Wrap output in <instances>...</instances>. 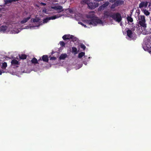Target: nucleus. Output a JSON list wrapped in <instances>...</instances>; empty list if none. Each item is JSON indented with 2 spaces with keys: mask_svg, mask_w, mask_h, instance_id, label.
<instances>
[{
  "mask_svg": "<svg viewBox=\"0 0 151 151\" xmlns=\"http://www.w3.org/2000/svg\"><path fill=\"white\" fill-rule=\"evenodd\" d=\"M86 22L87 24L89 25H92L93 26H96L98 24H103L102 20L97 17H92L90 20H86Z\"/></svg>",
  "mask_w": 151,
  "mask_h": 151,
  "instance_id": "obj_1",
  "label": "nucleus"
},
{
  "mask_svg": "<svg viewBox=\"0 0 151 151\" xmlns=\"http://www.w3.org/2000/svg\"><path fill=\"white\" fill-rule=\"evenodd\" d=\"M110 17L114 20L118 22H120L122 20L121 14L118 12L114 13L111 14Z\"/></svg>",
  "mask_w": 151,
  "mask_h": 151,
  "instance_id": "obj_2",
  "label": "nucleus"
},
{
  "mask_svg": "<svg viewBox=\"0 0 151 151\" xmlns=\"http://www.w3.org/2000/svg\"><path fill=\"white\" fill-rule=\"evenodd\" d=\"M62 38L65 40H71L72 41H73L75 40L76 39L73 36L69 34L64 35L62 37Z\"/></svg>",
  "mask_w": 151,
  "mask_h": 151,
  "instance_id": "obj_3",
  "label": "nucleus"
},
{
  "mask_svg": "<svg viewBox=\"0 0 151 151\" xmlns=\"http://www.w3.org/2000/svg\"><path fill=\"white\" fill-rule=\"evenodd\" d=\"M99 4L97 2H90L88 4V6L91 9H94L97 7Z\"/></svg>",
  "mask_w": 151,
  "mask_h": 151,
  "instance_id": "obj_4",
  "label": "nucleus"
},
{
  "mask_svg": "<svg viewBox=\"0 0 151 151\" xmlns=\"http://www.w3.org/2000/svg\"><path fill=\"white\" fill-rule=\"evenodd\" d=\"M42 60L44 62L48 63L49 60V57L47 55H43L42 57V58H40L39 60L38 61L40 62V61Z\"/></svg>",
  "mask_w": 151,
  "mask_h": 151,
  "instance_id": "obj_5",
  "label": "nucleus"
},
{
  "mask_svg": "<svg viewBox=\"0 0 151 151\" xmlns=\"http://www.w3.org/2000/svg\"><path fill=\"white\" fill-rule=\"evenodd\" d=\"M137 16L138 17V20L137 21H139V22H143L145 21V17L143 15L139 16L140 13L139 12H137Z\"/></svg>",
  "mask_w": 151,
  "mask_h": 151,
  "instance_id": "obj_6",
  "label": "nucleus"
},
{
  "mask_svg": "<svg viewBox=\"0 0 151 151\" xmlns=\"http://www.w3.org/2000/svg\"><path fill=\"white\" fill-rule=\"evenodd\" d=\"M52 8L55 10L57 11V12L58 13L63 11V7L61 6H54L52 7Z\"/></svg>",
  "mask_w": 151,
  "mask_h": 151,
  "instance_id": "obj_7",
  "label": "nucleus"
},
{
  "mask_svg": "<svg viewBox=\"0 0 151 151\" xmlns=\"http://www.w3.org/2000/svg\"><path fill=\"white\" fill-rule=\"evenodd\" d=\"M148 2L147 1H142L139 4V7L141 9L142 7L145 6L146 7L148 5Z\"/></svg>",
  "mask_w": 151,
  "mask_h": 151,
  "instance_id": "obj_8",
  "label": "nucleus"
},
{
  "mask_svg": "<svg viewBox=\"0 0 151 151\" xmlns=\"http://www.w3.org/2000/svg\"><path fill=\"white\" fill-rule=\"evenodd\" d=\"M145 22L146 21L142 22H139L138 24L140 25L141 27L145 29L147 27V24H146Z\"/></svg>",
  "mask_w": 151,
  "mask_h": 151,
  "instance_id": "obj_9",
  "label": "nucleus"
},
{
  "mask_svg": "<svg viewBox=\"0 0 151 151\" xmlns=\"http://www.w3.org/2000/svg\"><path fill=\"white\" fill-rule=\"evenodd\" d=\"M30 18V17H28L27 18H24L21 21L20 23L22 24H23L26 22Z\"/></svg>",
  "mask_w": 151,
  "mask_h": 151,
  "instance_id": "obj_10",
  "label": "nucleus"
},
{
  "mask_svg": "<svg viewBox=\"0 0 151 151\" xmlns=\"http://www.w3.org/2000/svg\"><path fill=\"white\" fill-rule=\"evenodd\" d=\"M31 62L32 63L35 64H39V63L38 60L35 58H34L32 59L31 60Z\"/></svg>",
  "mask_w": 151,
  "mask_h": 151,
  "instance_id": "obj_11",
  "label": "nucleus"
},
{
  "mask_svg": "<svg viewBox=\"0 0 151 151\" xmlns=\"http://www.w3.org/2000/svg\"><path fill=\"white\" fill-rule=\"evenodd\" d=\"M127 36L130 38H132V32L130 29H128L127 31Z\"/></svg>",
  "mask_w": 151,
  "mask_h": 151,
  "instance_id": "obj_12",
  "label": "nucleus"
},
{
  "mask_svg": "<svg viewBox=\"0 0 151 151\" xmlns=\"http://www.w3.org/2000/svg\"><path fill=\"white\" fill-rule=\"evenodd\" d=\"M11 63L12 65H13L19 64V62L17 60L15 59L12 60L11 61Z\"/></svg>",
  "mask_w": 151,
  "mask_h": 151,
  "instance_id": "obj_13",
  "label": "nucleus"
},
{
  "mask_svg": "<svg viewBox=\"0 0 151 151\" xmlns=\"http://www.w3.org/2000/svg\"><path fill=\"white\" fill-rule=\"evenodd\" d=\"M19 58L21 60H24L26 59L27 57V55L24 54L19 55Z\"/></svg>",
  "mask_w": 151,
  "mask_h": 151,
  "instance_id": "obj_14",
  "label": "nucleus"
},
{
  "mask_svg": "<svg viewBox=\"0 0 151 151\" xmlns=\"http://www.w3.org/2000/svg\"><path fill=\"white\" fill-rule=\"evenodd\" d=\"M67 57V55L66 53L61 54L59 57L60 60H64Z\"/></svg>",
  "mask_w": 151,
  "mask_h": 151,
  "instance_id": "obj_15",
  "label": "nucleus"
},
{
  "mask_svg": "<svg viewBox=\"0 0 151 151\" xmlns=\"http://www.w3.org/2000/svg\"><path fill=\"white\" fill-rule=\"evenodd\" d=\"M7 28L6 26H2L0 28V31L4 32L7 29Z\"/></svg>",
  "mask_w": 151,
  "mask_h": 151,
  "instance_id": "obj_16",
  "label": "nucleus"
},
{
  "mask_svg": "<svg viewBox=\"0 0 151 151\" xmlns=\"http://www.w3.org/2000/svg\"><path fill=\"white\" fill-rule=\"evenodd\" d=\"M118 6L124 4V1L122 0H117L115 2Z\"/></svg>",
  "mask_w": 151,
  "mask_h": 151,
  "instance_id": "obj_17",
  "label": "nucleus"
},
{
  "mask_svg": "<svg viewBox=\"0 0 151 151\" xmlns=\"http://www.w3.org/2000/svg\"><path fill=\"white\" fill-rule=\"evenodd\" d=\"M61 16V15H60L59 14V15H55L53 16H52L50 17H49L50 18V20L51 19H54L58 18L60 17Z\"/></svg>",
  "mask_w": 151,
  "mask_h": 151,
  "instance_id": "obj_18",
  "label": "nucleus"
},
{
  "mask_svg": "<svg viewBox=\"0 0 151 151\" xmlns=\"http://www.w3.org/2000/svg\"><path fill=\"white\" fill-rule=\"evenodd\" d=\"M19 0H5V4H7L11 3L13 1H18Z\"/></svg>",
  "mask_w": 151,
  "mask_h": 151,
  "instance_id": "obj_19",
  "label": "nucleus"
},
{
  "mask_svg": "<svg viewBox=\"0 0 151 151\" xmlns=\"http://www.w3.org/2000/svg\"><path fill=\"white\" fill-rule=\"evenodd\" d=\"M143 13L145 14L146 16H148L150 14V13L148 12V11L146 9H143Z\"/></svg>",
  "mask_w": 151,
  "mask_h": 151,
  "instance_id": "obj_20",
  "label": "nucleus"
},
{
  "mask_svg": "<svg viewBox=\"0 0 151 151\" xmlns=\"http://www.w3.org/2000/svg\"><path fill=\"white\" fill-rule=\"evenodd\" d=\"M127 19L128 22H133V19L130 16H128L127 17Z\"/></svg>",
  "mask_w": 151,
  "mask_h": 151,
  "instance_id": "obj_21",
  "label": "nucleus"
},
{
  "mask_svg": "<svg viewBox=\"0 0 151 151\" xmlns=\"http://www.w3.org/2000/svg\"><path fill=\"white\" fill-rule=\"evenodd\" d=\"M118 6L116 2H115L114 4H113L110 7V8L111 9H114L116 7Z\"/></svg>",
  "mask_w": 151,
  "mask_h": 151,
  "instance_id": "obj_22",
  "label": "nucleus"
},
{
  "mask_svg": "<svg viewBox=\"0 0 151 151\" xmlns=\"http://www.w3.org/2000/svg\"><path fill=\"white\" fill-rule=\"evenodd\" d=\"M7 66V64L6 63L4 62L2 63L1 68L3 69H5Z\"/></svg>",
  "mask_w": 151,
  "mask_h": 151,
  "instance_id": "obj_23",
  "label": "nucleus"
},
{
  "mask_svg": "<svg viewBox=\"0 0 151 151\" xmlns=\"http://www.w3.org/2000/svg\"><path fill=\"white\" fill-rule=\"evenodd\" d=\"M104 15L105 17H108L109 16L110 17L111 14L110 15V13L108 12L105 11L104 12Z\"/></svg>",
  "mask_w": 151,
  "mask_h": 151,
  "instance_id": "obj_24",
  "label": "nucleus"
},
{
  "mask_svg": "<svg viewBox=\"0 0 151 151\" xmlns=\"http://www.w3.org/2000/svg\"><path fill=\"white\" fill-rule=\"evenodd\" d=\"M85 55L84 52H81L79 53L78 55V57L79 58H81Z\"/></svg>",
  "mask_w": 151,
  "mask_h": 151,
  "instance_id": "obj_25",
  "label": "nucleus"
},
{
  "mask_svg": "<svg viewBox=\"0 0 151 151\" xmlns=\"http://www.w3.org/2000/svg\"><path fill=\"white\" fill-rule=\"evenodd\" d=\"M109 4V3L108 2H105L104 4L102 5V6L104 7V8L106 7Z\"/></svg>",
  "mask_w": 151,
  "mask_h": 151,
  "instance_id": "obj_26",
  "label": "nucleus"
},
{
  "mask_svg": "<svg viewBox=\"0 0 151 151\" xmlns=\"http://www.w3.org/2000/svg\"><path fill=\"white\" fill-rule=\"evenodd\" d=\"M72 52L73 53L76 54L77 52V49L76 47H72Z\"/></svg>",
  "mask_w": 151,
  "mask_h": 151,
  "instance_id": "obj_27",
  "label": "nucleus"
},
{
  "mask_svg": "<svg viewBox=\"0 0 151 151\" xmlns=\"http://www.w3.org/2000/svg\"><path fill=\"white\" fill-rule=\"evenodd\" d=\"M50 20L49 17H47L43 19V23H46L48 22Z\"/></svg>",
  "mask_w": 151,
  "mask_h": 151,
  "instance_id": "obj_28",
  "label": "nucleus"
},
{
  "mask_svg": "<svg viewBox=\"0 0 151 151\" xmlns=\"http://www.w3.org/2000/svg\"><path fill=\"white\" fill-rule=\"evenodd\" d=\"M143 48L145 50L148 51L149 52V50H150V47H148L146 46H144L143 47Z\"/></svg>",
  "mask_w": 151,
  "mask_h": 151,
  "instance_id": "obj_29",
  "label": "nucleus"
},
{
  "mask_svg": "<svg viewBox=\"0 0 151 151\" xmlns=\"http://www.w3.org/2000/svg\"><path fill=\"white\" fill-rule=\"evenodd\" d=\"M104 8L101 5L98 9V10L99 11H101L102 10H104Z\"/></svg>",
  "mask_w": 151,
  "mask_h": 151,
  "instance_id": "obj_30",
  "label": "nucleus"
},
{
  "mask_svg": "<svg viewBox=\"0 0 151 151\" xmlns=\"http://www.w3.org/2000/svg\"><path fill=\"white\" fill-rule=\"evenodd\" d=\"M59 43L62 47H63L65 46V42L63 41H60L59 42Z\"/></svg>",
  "mask_w": 151,
  "mask_h": 151,
  "instance_id": "obj_31",
  "label": "nucleus"
},
{
  "mask_svg": "<svg viewBox=\"0 0 151 151\" xmlns=\"http://www.w3.org/2000/svg\"><path fill=\"white\" fill-rule=\"evenodd\" d=\"M40 20L39 19H35L33 20V22H39Z\"/></svg>",
  "mask_w": 151,
  "mask_h": 151,
  "instance_id": "obj_32",
  "label": "nucleus"
},
{
  "mask_svg": "<svg viewBox=\"0 0 151 151\" xmlns=\"http://www.w3.org/2000/svg\"><path fill=\"white\" fill-rule=\"evenodd\" d=\"M80 47L81 48L83 49L84 50H85L86 48V47L83 44H81V45Z\"/></svg>",
  "mask_w": 151,
  "mask_h": 151,
  "instance_id": "obj_33",
  "label": "nucleus"
},
{
  "mask_svg": "<svg viewBox=\"0 0 151 151\" xmlns=\"http://www.w3.org/2000/svg\"><path fill=\"white\" fill-rule=\"evenodd\" d=\"M56 59V58L55 57H50V60H55Z\"/></svg>",
  "mask_w": 151,
  "mask_h": 151,
  "instance_id": "obj_34",
  "label": "nucleus"
},
{
  "mask_svg": "<svg viewBox=\"0 0 151 151\" xmlns=\"http://www.w3.org/2000/svg\"><path fill=\"white\" fill-rule=\"evenodd\" d=\"M79 23L80 24H81L84 27H87L86 26V25L82 23L81 22H79Z\"/></svg>",
  "mask_w": 151,
  "mask_h": 151,
  "instance_id": "obj_35",
  "label": "nucleus"
},
{
  "mask_svg": "<svg viewBox=\"0 0 151 151\" xmlns=\"http://www.w3.org/2000/svg\"><path fill=\"white\" fill-rule=\"evenodd\" d=\"M116 0H109V1L110 2L113 3L116 2Z\"/></svg>",
  "mask_w": 151,
  "mask_h": 151,
  "instance_id": "obj_36",
  "label": "nucleus"
},
{
  "mask_svg": "<svg viewBox=\"0 0 151 151\" xmlns=\"http://www.w3.org/2000/svg\"><path fill=\"white\" fill-rule=\"evenodd\" d=\"M41 5H43V6H45L46 5V4L45 3H43V2H42L40 4Z\"/></svg>",
  "mask_w": 151,
  "mask_h": 151,
  "instance_id": "obj_37",
  "label": "nucleus"
},
{
  "mask_svg": "<svg viewBox=\"0 0 151 151\" xmlns=\"http://www.w3.org/2000/svg\"><path fill=\"white\" fill-rule=\"evenodd\" d=\"M4 71H1V70H0V75H1L2 74V73H4Z\"/></svg>",
  "mask_w": 151,
  "mask_h": 151,
  "instance_id": "obj_38",
  "label": "nucleus"
},
{
  "mask_svg": "<svg viewBox=\"0 0 151 151\" xmlns=\"http://www.w3.org/2000/svg\"><path fill=\"white\" fill-rule=\"evenodd\" d=\"M149 52L151 54V46L150 47V50H149Z\"/></svg>",
  "mask_w": 151,
  "mask_h": 151,
  "instance_id": "obj_39",
  "label": "nucleus"
},
{
  "mask_svg": "<svg viewBox=\"0 0 151 151\" xmlns=\"http://www.w3.org/2000/svg\"><path fill=\"white\" fill-rule=\"evenodd\" d=\"M42 12H43L45 13L46 12V9H44L43 10Z\"/></svg>",
  "mask_w": 151,
  "mask_h": 151,
  "instance_id": "obj_40",
  "label": "nucleus"
},
{
  "mask_svg": "<svg viewBox=\"0 0 151 151\" xmlns=\"http://www.w3.org/2000/svg\"><path fill=\"white\" fill-rule=\"evenodd\" d=\"M94 1H102V0H94Z\"/></svg>",
  "mask_w": 151,
  "mask_h": 151,
  "instance_id": "obj_41",
  "label": "nucleus"
},
{
  "mask_svg": "<svg viewBox=\"0 0 151 151\" xmlns=\"http://www.w3.org/2000/svg\"><path fill=\"white\" fill-rule=\"evenodd\" d=\"M82 2H85V3H86V0H84L83 1H81V3H82Z\"/></svg>",
  "mask_w": 151,
  "mask_h": 151,
  "instance_id": "obj_42",
  "label": "nucleus"
},
{
  "mask_svg": "<svg viewBox=\"0 0 151 151\" xmlns=\"http://www.w3.org/2000/svg\"><path fill=\"white\" fill-rule=\"evenodd\" d=\"M40 25V24H39V25L37 26H39Z\"/></svg>",
  "mask_w": 151,
  "mask_h": 151,
  "instance_id": "obj_43",
  "label": "nucleus"
}]
</instances>
